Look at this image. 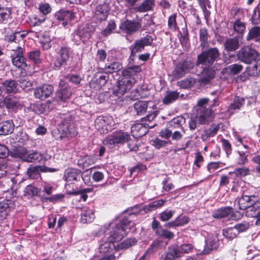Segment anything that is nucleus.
Segmentation results:
<instances>
[{
    "label": "nucleus",
    "instance_id": "obj_1",
    "mask_svg": "<svg viewBox=\"0 0 260 260\" xmlns=\"http://www.w3.org/2000/svg\"><path fill=\"white\" fill-rule=\"evenodd\" d=\"M61 121L58 125V130L60 133L59 138L71 139L78 134L77 128L76 126L75 116L70 114H62L60 115Z\"/></svg>",
    "mask_w": 260,
    "mask_h": 260
},
{
    "label": "nucleus",
    "instance_id": "obj_2",
    "mask_svg": "<svg viewBox=\"0 0 260 260\" xmlns=\"http://www.w3.org/2000/svg\"><path fill=\"white\" fill-rule=\"evenodd\" d=\"M106 239L101 241L99 249L101 253H110L114 250L116 251L115 243L121 240V236L115 233L114 231L109 232L106 230L105 232Z\"/></svg>",
    "mask_w": 260,
    "mask_h": 260
},
{
    "label": "nucleus",
    "instance_id": "obj_3",
    "mask_svg": "<svg viewBox=\"0 0 260 260\" xmlns=\"http://www.w3.org/2000/svg\"><path fill=\"white\" fill-rule=\"evenodd\" d=\"M131 139L128 132L122 130H116L108 136L104 141V144L109 148L114 149L127 143Z\"/></svg>",
    "mask_w": 260,
    "mask_h": 260
},
{
    "label": "nucleus",
    "instance_id": "obj_4",
    "mask_svg": "<svg viewBox=\"0 0 260 260\" xmlns=\"http://www.w3.org/2000/svg\"><path fill=\"white\" fill-rule=\"evenodd\" d=\"M219 56L218 49L216 47L211 48L206 51H202L201 54L198 55L197 65L210 67L213 64Z\"/></svg>",
    "mask_w": 260,
    "mask_h": 260
},
{
    "label": "nucleus",
    "instance_id": "obj_5",
    "mask_svg": "<svg viewBox=\"0 0 260 260\" xmlns=\"http://www.w3.org/2000/svg\"><path fill=\"white\" fill-rule=\"evenodd\" d=\"M259 52L250 46H244L237 53L238 59L242 62L251 64L259 57Z\"/></svg>",
    "mask_w": 260,
    "mask_h": 260
},
{
    "label": "nucleus",
    "instance_id": "obj_6",
    "mask_svg": "<svg viewBox=\"0 0 260 260\" xmlns=\"http://www.w3.org/2000/svg\"><path fill=\"white\" fill-rule=\"evenodd\" d=\"M132 221L133 219L129 216L124 214L114 226H112L110 225L107 230L109 232L114 231L115 233L121 236L122 239L124 236L126 235L125 233L126 230H130L134 224Z\"/></svg>",
    "mask_w": 260,
    "mask_h": 260
},
{
    "label": "nucleus",
    "instance_id": "obj_7",
    "mask_svg": "<svg viewBox=\"0 0 260 260\" xmlns=\"http://www.w3.org/2000/svg\"><path fill=\"white\" fill-rule=\"evenodd\" d=\"M109 92L111 98H116L115 100L122 97L126 92L128 91L133 87V83L135 82H112L110 83Z\"/></svg>",
    "mask_w": 260,
    "mask_h": 260
},
{
    "label": "nucleus",
    "instance_id": "obj_8",
    "mask_svg": "<svg viewBox=\"0 0 260 260\" xmlns=\"http://www.w3.org/2000/svg\"><path fill=\"white\" fill-rule=\"evenodd\" d=\"M260 193L258 192H255L253 194H247L243 192L242 196L238 199V204L239 209L240 210H247L253 204L258 200Z\"/></svg>",
    "mask_w": 260,
    "mask_h": 260
},
{
    "label": "nucleus",
    "instance_id": "obj_9",
    "mask_svg": "<svg viewBox=\"0 0 260 260\" xmlns=\"http://www.w3.org/2000/svg\"><path fill=\"white\" fill-rule=\"evenodd\" d=\"M113 122L112 116L109 115H101L95 119L94 126L95 128L101 133H107L109 129L108 126H111Z\"/></svg>",
    "mask_w": 260,
    "mask_h": 260
},
{
    "label": "nucleus",
    "instance_id": "obj_10",
    "mask_svg": "<svg viewBox=\"0 0 260 260\" xmlns=\"http://www.w3.org/2000/svg\"><path fill=\"white\" fill-rule=\"evenodd\" d=\"M194 62L190 59H186L179 62L173 71V75L176 79L181 78L194 67Z\"/></svg>",
    "mask_w": 260,
    "mask_h": 260
},
{
    "label": "nucleus",
    "instance_id": "obj_11",
    "mask_svg": "<svg viewBox=\"0 0 260 260\" xmlns=\"http://www.w3.org/2000/svg\"><path fill=\"white\" fill-rule=\"evenodd\" d=\"M82 171L78 169L69 168L64 173L63 179L67 182L79 181L81 179L86 184L88 180H86V177H83Z\"/></svg>",
    "mask_w": 260,
    "mask_h": 260
},
{
    "label": "nucleus",
    "instance_id": "obj_12",
    "mask_svg": "<svg viewBox=\"0 0 260 260\" xmlns=\"http://www.w3.org/2000/svg\"><path fill=\"white\" fill-rule=\"evenodd\" d=\"M110 7L105 1L97 4L93 11V17L96 21L101 22L105 20L109 14Z\"/></svg>",
    "mask_w": 260,
    "mask_h": 260
},
{
    "label": "nucleus",
    "instance_id": "obj_13",
    "mask_svg": "<svg viewBox=\"0 0 260 260\" xmlns=\"http://www.w3.org/2000/svg\"><path fill=\"white\" fill-rule=\"evenodd\" d=\"M70 57L69 49L66 47H61L57 53L54 61L53 69L59 70L62 66L67 65V61Z\"/></svg>",
    "mask_w": 260,
    "mask_h": 260
},
{
    "label": "nucleus",
    "instance_id": "obj_14",
    "mask_svg": "<svg viewBox=\"0 0 260 260\" xmlns=\"http://www.w3.org/2000/svg\"><path fill=\"white\" fill-rule=\"evenodd\" d=\"M197 118L201 124H208L213 118V112L210 109L201 107L197 109Z\"/></svg>",
    "mask_w": 260,
    "mask_h": 260
},
{
    "label": "nucleus",
    "instance_id": "obj_15",
    "mask_svg": "<svg viewBox=\"0 0 260 260\" xmlns=\"http://www.w3.org/2000/svg\"><path fill=\"white\" fill-rule=\"evenodd\" d=\"M156 124L149 125L147 123H138L131 127L132 136L135 138H141L145 136L149 131V128L153 127Z\"/></svg>",
    "mask_w": 260,
    "mask_h": 260
},
{
    "label": "nucleus",
    "instance_id": "obj_16",
    "mask_svg": "<svg viewBox=\"0 0 260 260\" xmlns=\"http://www.w3.org/2000/svg\"><path fill=\"white\" fill-rule=\"evenodd\" d=\"M150 85L143 82L140 87L131 92L130 96L133 100L147 98L150 94Z\"/></svg>",
    "mask_w": 260,
    "mask_h": 260
},
{
    "label": "nucleus",
    "instance_id": "obj_17",
    "mask_svg": "<svg viewBox=\"0 0 260 260\" xmlns=\"http://www.w3.org/2000/svg\"><path fill=\"white\" fill-rule=\"evenodd\" d=\"M141 27V24L138 21L126 20L122 22L119 28L122 31L131 35L137 31Z\"/></svg>",
    "mask_w": 260,
    "mask_h": 260
},
{
    "label": "nucleus",
    "instance_id": "obj_18",
    "mask_svg": "<svg viewBox=\"0 0 260 260\" xmlns=\"http://www.w3.org/2000/svg\"><path fill=\"white\" fill-rule=\"evenodd\" d=\"M53 90V87L51 85L44 84L42 86L35 89L34 94L36 98L44 100L50 96Z\"/></svg>",
    "mask_w": 260,
    "mask_h": 260
},
{
    "label": "nucleus",
    "instance_id": "obj_19",
    "mask_svg": "<svg viewBox=\"0 0 260 260\" xmlns=\"http://www.w3.org/2000/svg\"><path fill=\"white\" fill-rule=\"evenodd\" d=\"M4 105L9 111L16 112L22 107L18 99L14 96L8 95L6 96L3 101Z\"/></svg>",
    "mask_w": 260,
    "mask_h": 260
},
{
    "label": "nucleus",
    "instance_id": "obj_20",
    "mask_svg": "<svg viewBox=\"0 0 260 260\" xmlns=\"http://www.w3.org/2000/svg\"><path fill=\"white\" fill-rule=\"evenodd\" d=\"M59 89L56 92L58 98L62 101H66L72 95L71 88L68 82H59Z\"/></svg>",
    "mask_w": 260,
    "mask_h": 260
},
{
    "label": "nucleus",
    "instance_id": "obj_21",
    "mask_svg": "<svg viewBox=\"0 0 260 260\" xmlns=\"http://www.w3.org/2000/svg\"><path fill=\"white\" fill-rule=\"evenodd\" d=\"M41 191V188L30 184L27 185L24 189L23 195L28 199H32L38 196L41 198L42 201H44L45 197L40 195Z\"/></svg>",
    "mask_w": 260,
    "mask_h": 260
},
{
    "label": "nucleus",
    "instance_id": "obj_22",
    "mask_svg": "<svg viewBox=\"0 0 260 260\" xmlns=\"http://www.w3.org/2000/svg\"><path fill=\"white\" fill-rule=\"evenodd\" d=\"M239 37L227 38L224 42V49L227 52H234L237 50L240 46Z\"/></svg>",
    "mask_w": 260,
    "mask_h": 260
},
{
    "label": "nucleus",
    "instance_id": "obj_23",
    "mask_svg": "<svg viewBox=\"0 0 260 260\" xmlns=\"http://www.w3.org/2000/svg\"><path fill=\"white\" fill-rule=\"evenodd\" d=\"M233 211V208L231 206L222 207L214 211L212 216L216 219L225 218L228 217Z\"/></svg>",
    "mask_w": 260,
    "mask_h": 260
},
{
    "label": "nucleus",
    "instance_id": "obj_24",
    "mask_svg": "<svg viewBox=\"0 0 260 260\" xmlns=\"http://www.w3.org/2000/svg\"><path fill=\"white\" fill-rule=\"evenodd\" d=\"M220 128L219 124H212L209 127L204 130L203 134L201 136V139L205 141L207 140L209 138L215 136Z\"/></svg>",
    "mask_w": 260,
    "mask_h": 260
},
{
    "label": "nucleus",
    "instance_id": "obj_25",
    "mask_svg": "<svg viewBox=\"0 0 260 260\" xmlns=\"http://www.w3.org/2000/svg\"><path fill=\"white\" fill-rule=\"evenodd\" d=\"M180 96V92L177 91L168 90L164 97L162 99V102L164 105H170L177 101Z\"/></svg>",
    "mask_w": 260,
    "mask_h": 260
},
{
    "label": "nucleus",
    "instance_id": "obj_26",
    "mask_svg": "<svg viewBox=\"0 0 260 260\" xmlns=\"http://www.w3.org/2000/svg\"><path fill=\"white\" fill-rule=\"evenodd\" d=\"M137 242L135 238H126L116 245V251L126 250L136 245Z\"/></svg>",
    "mask_w": 260,
    "mask_h": 260
},
{
    "label": "nucleus",
    "instance_id": "obj_27",
    "mask_svg": "<svg viewBox=\"0 0 260 260\" xmlns=\"http://www.w3.org/2000/svg\"><path fill=\"white\" fill-rule=\"evenodd\" d=\"M260 214V197L258 200L246 210L245 215L248 217L255 218Z\"/></svg>",
    "mask_w": 260,
    "mask_h": 260
},
{
    "label": "nucleus",
    "instance_id": "obj_28",
    "mask_svg": "<svg viewBox=\"0 0 260 260\" xmlns=\"http://www.w3.org/2000/svg\"><path fill=\"white\" fill-rule=\"evenodd\" d=\"M95 217L94 211L89 207H85L81 215V221L83 223H89L93 221Z\"/></svg>",
    "mask_w": 260,
    "mask_h": 260
},
{
    "label": "nucleus",
    "instance_id": "obj_29",
    "mask_svg": "<svg viewBox=\"0 0 260 260\" xmlns=\"http://www.w3.org/2000/svg\"><path fill=\"white\" fill-rule=\"evenodd\" d=\"M219 245L218 241L216 238H208L206 241V244L203 250L204 254H209L213 250L217 249Z\"/></svg>",
    "mask_w": 260,
    "mask_h": 260
},
{
    "label": "nucleus",
    "instance_id": "obj_30",
    "mask_svg": "<svg viewBox=\"0 0 260 260\" xmlns=\"http://www.w3.org/2000/svg\"><path fill=\"white\" fill-rule=\"evenodd\" d=\"M28 151L24 147H20L14 150L12 153V156L19 158L22 161L27 162Z\"/></svg>",
    "mask_w": 260,
    "mask_h": 260
},
{
    "label": "nucleus",
    "instance_id": "obj_31",
    "mask_svg": "<svg viewBox=\"0 0 260 260\" xmlns=\"http://www.w3.org/2000/svg\"><path fill=\"white\" fill-rule=\"evenodd\" d=\"M55 18L59 20L71 21L75 17V14L69 10H60L55 14Z\"/></svg>",
    "mask_w": 260,
    "mask_h": 260
},
{
    "label": "nucleus",
    "instance_id": "obj_32",
    "mask_svg": "<svg viewBox=\"0 0 260 260\" xmlns=\"http://www.w3.org/2000/svg\"><path fill=\"white\" fill-rule=\"evenodd\" d=\"M14 124L12 121L7 120L0 123V135L11 134L14 131Z\"/></svg>",
    "mask_w": 260,
    "mask_h": 260
},
{
    "label": "nucleus",
    "instance_id": "obj_33",
    "mask_svg": "<svg viewBox=\"0 0 260 260\" xmlns=\"http://www.w3.org/2000/svg\"><path fill=\"white\" fill-rule=\"evenodd\" d=\"M247 41H260V27L254 26L251 28L246 36Z\"/></svg>",
    "mask_w": 260,
    "mask_h": 260
},
{
    "label": "nucleus",
    "instance_id": "obj_34",
    "mask_svg": "<svg viewBox=\"0 0 260 260\" xmlns=\"http://www.w3.org/2000/svg\"><path fill=\"white\" fill-rule=\"evenodd\" d=\"M166 202L167 201L166 200L162 199L154 201L148 205H145L143 208V210L146 212L152 211L158 208H161L164 205Z\"/></svg>",
    "mask_w": 260,
    "mask_h": 260
},
{
    "label": "nucleus",
    "instance_id": "obj_35",
    "mask_svg": "<svg viewBox=\"0 0 260 260\" xmlns=\"http://www.w3.org/2000/svg\"><path fill=\"white\" fill-rule=\"evenodd\" d=\"M245 99L243 98L236 95L234 101L230 104L228 108V111L232 112L233 111L240 110L241 108L244 105Z\"/></svg>",
    "mask_w": 260,
    "mask_h": 260
},
{
    "label": "nucleus",
    "instance_id": "obj_36",
    "mask_svg": "<svg viewBox=\"0 0 260 260\" xmlns=\"http://www.w3.org/2000/svg\"><path fill=\"white\" fill-rule=\"evenodd\" d=\"M2 86L0 87L1 91L7 93H16L18 90L17 82H2Z\"/></svg>",
    "mask_w": 260,
    "mask_h": 260
},
{
    "label": "nucleus",
    "instance_id": "obj_37",
    "mask_svg": "<svg viewBox=\"0 0 260 260\" xmlns=\"http://www.w3.org/2000/svg\"><path fill=\"white\" fill-rule=\"evenodd\" d=\"M144 47L139 42L138 40H136L135 43L129 47L131 51V55L129 58V62H131L134 60V57L137 53L141 52Z\"/></svg>",
    "mask_w": 260,
    "mask_h": 260
},
{
    "label": "nucleus",
    "instance_id": "obj_38",
    "mask_svg": "<svg viewBox=\"0 0 260 260\" xmlns=\"http://www.w3.org/2000/svg\"><path fill=\"white\" fill-rule=\"evenodd\" d=\"M155 5L154 0H144L136 10L139 12H145L152 10Z\"/></svg>",
    "mask_w": 260,
    "mask_h": 260
},
{
    "label": "nucleus",
    "instance_id": "obj_39",
    "mask_svg": "<svg viewBox=\"0 0 260 260\" xmlns=\"http://www.w3.org/2000/svg\"><path fill=\"white\" fill-rule=\"evenodd\" d=\"M41 171H42L41 166H30L27 170L26 174L29 179H37L40 177V172Z\"/></svg>",
    "mask_w": 260,
    "mask_h": 260
},
{
    "label": "nucleus",
    "instance_id": "obj_40",
    "mask_svg": "<svg viewBox=\"0 0 260 260\" xmlns=\"http://www.w3.org/2000/svg\"><path fill=\"white\" fill-rule=\"evenodd\" d=\"M134 108L137 115H143L147 111L148 108V102L138 101L134 104Z\"/></svg>",
    "mask_w": 260,
    "mask_h": 260
},
{
    "label": "nucleus",
    "instance_id": "obj_41",
    "mask_svg": "<svg viewBox=\"0 0 260 260\" xmlns=\"http://www.w3.org/2000/svg\"><path fill=\"white\" fill-rule=\"evenodd\" d=\"M215 71L209 67H205L201 73L202 79L200 81H210L213 79Z\"/></svg>",
    "mask_w": 260,
    "mask_h": 260
},
{
    "label": "nucleus",
    "instance_id": "obj_42",
    "mask_svg": "<svg viewBox=\"0 0 260 260\" xmlns=\"http://www.w3.org/2000/svg\"><path fill=\"white\" fill-rule=\"evenodd\" d=\"M155 234L157 236L160 238H165L168 240L173 239L175 236L173 232L167 229H162L161 227H160V229L156 230Z\"/></svg>",
    "mask_w": 260,
    "mask_h": 260
},
{
    "label": "nucleus",
    "instance_id": "obj_43",
    "mask_svg": "<svg viewBox=\"0 0 260 260\" xmlns=\"http://www.w3.org/2000/svg\"><path fill=\"white\" fill-rule=\"evenodd\" d=\"M208 34L207 30L203 28L200 30V41L201 42V47L202 49L206 48L208 46Z\"/></svg>",
    "mask_w": 260,
    "mask_h": 260
},
{
    "label": "nucleus",
    "instance_id": "obj_44",
    "mask_svg": "<svg viewBox=\"0 0 260 260\" xmlns=\"http://www.w3.org/2000/svg\"><path fill=\"white\" fill-rule=\"evenodd\" d=\"M250 174V170L247 167L236 168L233 172H229V175L236 177H243Z\"/></svg>",
    "mask_w": 260,
    "mask_h": 260
},
{
    "label": "nucleus",
    "instance_id": "obj_45",
    "mask_svg": "<svg viewBox=\"0 0 260 260\" xmlns=\"http://www.w3.org/2000/svg\"><path fill=\"white\" fill-rule=\"evenodd\" d=\"M10 200H4L0 202V216L3 218H6L8 214L10 211V207L9 206L11 204Z\"/></svg>",
    "mask_w": 260,
    "mask_h": 260
},
{
    "label": "nucleus",
    "instance_id": "obj_46",
    "mask_svg": "<svg viewBox=\"0 0 260 260\" xmlns=\"http://www.w3.org/2000/svg\"><path fill=\"white\" fill-rule=\"evenodd\" d=\"M142 71L140 66H132L122 71L124 76L131 77Z\"/></svg>",
    "mask_w": 260,
    "mask_h": 260
},
{
    "label": "nucleus",
    "instance_id": "obj_47",
    "mask_svg": "<svg viewBox=\"0 0 260 260\" xmlns=\"http://www.w3.org/2000/svg\"><path fill=\"white\" fill-rule=\"evenodd\" d=\"M180 257V253L176 247H170L167 251L165 260H175Z\"/></svg>",
    "mask_w": 260,
    "mask_h": 260
},
{
    "label": "nucleus",
    "instance_id": "obj_48",
    "mask_svg": "<svg viewBox=\"0 0 260 260\" xmlns=\"http://www.w3.org/2000/svg\"><path fill=\"white\" fill-rule=\"evenodd\" d=\"M223 235L226 239L233 240L237 237L239 235V232H237L234 226V227H230L223 230Z\"/></svg>",
    "mask_w": 260,
    "mask_h": 260
},
{
    "label": "nucleus",
    "instance_id": "obj_49",
    "mask_svg": "<svg viewBox=\"0 0 260 260\" xmlns=\"http://www.w3.org/2000/svg\"><path fill=\"white\" fill-rule=\"evenodd\" d=\"M177 249L180 253V257H182L183 253H189L192 252L194 246L191 244H183L179 247H176Z\"/></svg>",
    "mask_w": 260,
    "mask_h": 260
},
{
    "label": "nucleus",
    "instance_id": "obj_50",
    "mask_svg": "<svg viewBox=\"0 0 260 260\" xmlns=\"http://www.w3.org/2000/svg\"><path fill=\"white\" fill-rule=\"evenodd\" d=\"M43 155L36 151H32L31 152H28V160L29 162H40L42 160Z\"/></svg>",
    "mask_w": 260,
    "mask_h": 260
},
{
    "label": "nucleus",
    "instance_id": "obj_51",
    "mask_svg": "<svg viewBox=\"0 0 260 260\" xmlns=\"http://www.w3.org/2000/svg\"><path fill=\"white\" fill-rule=\"evenodd\" d=\"M32 110L37 114L44 113L46 110L47 105L45 103H35L31 105Z\"/></svg>",
    "mask_w": 260,
    "mask_h": 260
},
{
    "label": "nucleus",
    "instance_id": "obj_52",
    "mask_svg": "<svg viewBox=\"0 0 260 260\" xmlns=\"http://www.w3.org/2000/svg\"><path fill=\"white\" fill-rule=\"evenodd\" d=\"M221 143L223 150L225 152L227 157H229L232 154L233 149L230 141L224 138L221 139Z\"/></svg>",
    "mask_w": 260,
    "mask_h": 260
},
{
    "label": "nucleus",
    "instance_id": "obj_53",
    "mask_svg": "<svg viewBox=\"0 0 260 260\" xmlns=\"http://www.w3.org/2000/svg\"><path fill=\"white\" fill-rule=\"evenodd\" d=\"M40 51L39 50H35L28 53V57L36 64L41 63V58L40 57Z\"/></svg>",
    "mask_w": 260,
    "mask_h": 260
},
{
    "label": "nucleus",
    "instance_id": "obj_54",
    "mask_svg": "<svg viewBox=\"0 0 260 260\" xmlns=\"http://www.w3.org/2000/svg\"><path fill=\"white\" fill-rule=\"evenodd\" d=\"M12 61L13 64L17 68L24 70L27 69V65L25 61L24 57L12 58Z\"/></svg>",
    "mask_w": 260,
    "mask_h": 260
},
{
    "label": "nucleus",
    "instance_id": "obj_55",
    "mask_svg": "<svg viewBox=\"0 0 260 260\" xmlns=\"http://www.w3.org/2000/svg\"><path fill=\"white\" fill-rule=\"evenodd\" d=\"M93 164L92 159L88 157H84L78 159L77 165L82 169L88 167Z\"/></svg>",
    "mask_w": 260,
    "mask_h": 260
},
{
    "label": "nucleus",
    "instance_id": "obj_56",
    "mask_svg": "<svg viewBox=\"0 0 260 260\" xmlns=\"http://www.w3.org/2000/svg\"><path fill=\"white\" fill-rule=\"evenodd\" d=\"M174 213L175 211L173 210L164 211L159 214V218L162 222L169 221L173 217Z\"/></svg>",
    "mask_w": 260,
    "mask_h": 260
},
{
    "label": "nucleus",
    "instance_id": "obj_57",
    "mask_svg": "<svg viewBox=\"0 0 260 260\" xmlns=\"http://www.w3.org/2000/svg\"><path fill=\"white\" fill-rule=\"evenodd\" d=\"M11 14L8 8H0V24L8 20Z\"/></svg>",
    "mask_w": 260,
    "mask_h": 260
},
{
    "label": "nucleus",
    "instance_id": "obj_58",
    "mask_svg": "<svg viewBox=\"0 0 260 260\" xmlns=\"http://www.w3.org/2000/svg\"><path fill=\"white\" fill-rule=\"evenodd\" d=\"M142 211L141 206L139 204H137L131 208H128L125 214H126L127 216H129L132 218V216L138 215Z\"/></svg>",
    "mask_w": 260,
    "mask_h": 260
},
{
    "label": "nucleus",
    "instance_id": "obj_59",
    "mask_svg": "<svg viewBox=\"0 0 260 260\" xmlns=\"http://www.w3.org/2000/svg\"><path fill=\"white\" fill-rule=\"evenodd\" d=\"M116 23L114 20H110L105 29L102 31V34L104 36H107L111 34L112 31L116 28Z\"/></svg>",
    "mask_w": 260,
    "mask_h": 260
},
{
    "label": "nucleus",
    "instance_id": "obj_60",
    "mask_svg": "<svg viewBox=\"0 0 260 260\" xmlns=\"http://www.w3.org/2000/svg\"><path fill=\"white\" fill-rule=\"evenodd\" d=\"M11 49L13 51V53L11 55V59L24 57L23 49L19 45H17L16 47H14Z\"/></svg>",
    "mask_w": 260,
    "mask_h": 260
},
{
    "label": "nucleus",
    "instance_id": "obj_61",
    "mask_svg": "<svg viewBox=\"0 0 260 260\" xmlns=\"http://www.w3.org/2000/svg\"><path fill=\"white\" fill-rule=\"evenodd\" d=\"M235 227L239 234L246 231L249 228L250 224L248 221H243L240 223L236 224Z\"/></svg>",
    "mask_w": 260,
    "mask_h": 260
},
{
    "label": "nucleus",
    "instance_id": "obj_62",
    "mask_svg": "<svg viewBox=\"0 0 260 260\" xmlns=\"http://www.w3.org/2000/svg\"><path fill=\"white\" fill-rule=\"evenodd\" d=\"M158 114L159 111L157 110L149 113L145 117L141 119V122L144 123L151 122L156 117Z\"/></svg>",
    "mask_w": 260,
    "mask_h": 260
},
{
    "label": "nucleus",
    "instance_id": "obj_63",
    "mask_svg": "<svg viewBox=\"0 0 260 260\" xmlns=\"http://www.w3.org/2000/svg\"><path fill=\"white\" fill-rule=\"evenodd\" d=\"M122 68V65L118 62H114L110 65L105 67L106 70L107 72L111 74L113 72H116Z\"/></svg>",
    "mask_w": 260,
    "mask_h": 260
},
{
    "label": "nucleus",
    "instance_id": "obj_64",
    "mask_svg": "<svg viewBox=\"0 0 260 260\" xmlns=\"http://www.w3.org/2000/svg\"><path fill=\"white\" fill-rule=\"evenodd\" d=\"M175 220L176 222V224L178 227L183 226L187 224L190 221V218L185 215H180L176 217Z\"/></svg>",
    "mask_w": 260,
    "mask_h": 260
}]
</instances>
